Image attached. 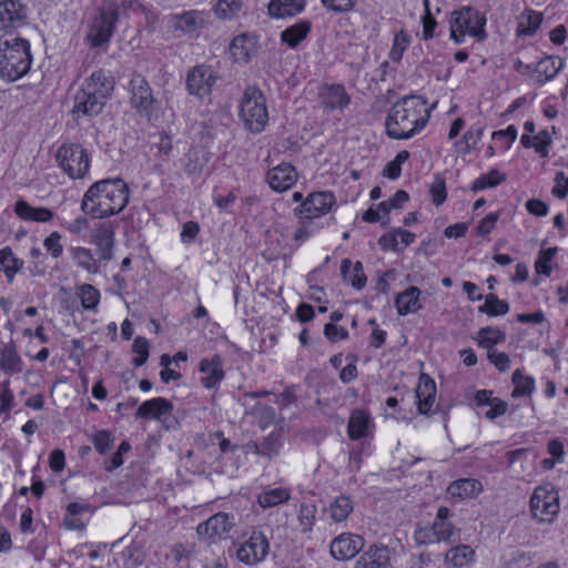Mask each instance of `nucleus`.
<instances>
[{"instance_id":"nucleus-1","label":"nucleus","mask_w":568,"mask_h":568,"mask_svg":"<svg viewBox=\"0 0 568 568\" xmlns=\"http://www.w3.org/2000/svg\"><path fill=\"white\" fill-rule=\"evenodd\" d=\"M129 197V186L122 179L101 180L85 191L81 210L94 219L109 217L122 212Z\"/></svg>"},{"instance_id":"nucleus-2","label":"nucleus","mask_w":568,"mask_h":568,"mask_svg":"<svg viewBox=\"0 0 568 568\" xmlns=\"http://www.w3.org/2000/svg\"><path fill=\"white\" fill-rule=\"evenodd\" d=\"M429 120L426 101L420 97L398 100L386 119V133L396 140H406L422 131Z\"/></svg>"},{"instance_id":"nucleus-3","label":"nucleus","mask_w":568,"mask_h":568,"mask_svg":"<svg viewBox=\"0 0 568 568\" xmlns=\"http://www.w3.org/2000/svg\"><path fill=\"white\" fill-rule=\"evenodd\" d=\"M32 64L30 43L14 38L0 42V77L13 82L24 77Z\"/></svg>"},{"instance_id":"nucleus-4","label":"nucleus","mask_w":568,"mask_h":568,"mask_svg":"<svg viewBox=\"0 0 568 568\" xmlns=\"http://www.w3.org/2000/svg\"><path fill=\"white\" fill-rule=\"evenodd\" d=\"M119 21L116 1H104L97 14L90 20L84 42L92 49L109 44Z\"/></svg>"},{"instance_id":"nucleus-5","label":"nucleus","mask_w":568,"mask_h":568,"mask_svg":"<svg viewBox=\"0 0 568 568\" xmlns=\"http://www.w3.org/2000/svg\"><path fill=\"white\" fill-rule=\"evenodd\" d=\"M240 119L244 126L253 132L260 133L265 129L268 121L266 101L257 88H247L240 100Z\"/></svg>"},{"instance_id":"nucleus-6","label":"nucleus","mask_w":568,"mask_h":568,"mask_svg":"<svg viewBox=\"0 0 568 568\" xmlns=\"http://www.w3.org/2000/svg\"><path fill=\"white\" fill-rule=\"evenodd\" d=\"M486 18L471 8H463L454 11L449 20L450 38L456 43H463L466 37H471L481 41L486 39L485 31Z\"/></svg>"},{"instance_id":"nucleus-7","label":"nucleus","mask_w":568,"mask_h":568,"mask_svg":"<svg viewBox=\"0 0 568 568\" xmlns=\"http://www.w3.org/2000/svg\"><path fill=\"white\" fill-rule=\"evenodd\" d=\"M531 517L538 524H552L559 511V493L551 483L537 486L529 499Z\"/></svg>"},{"instance_id":"nucleus-8","label":"nucleus","mask_w":568,"mask_h":568,"mask_svg":"<svg viewBox=\"0 0 568 568\" xmlns=\"http://www.w3.org/2000/svg\"><path fill=\"white\" fill-rule=\"evenodd\" d=\"M58 166L70 179H83L90 170L88 151L78 143H65L58 148L55 153Z\"/></svg>"},{"instance_id":"nucleus-9","label":"nucleus","mask_w":568,"mask_h":568,"mask_svg":"<svg viewBox=\"0 0 568 568\" xmlns=\"http://www.w3.org/2000/svg\"><path fill=\"white\" fill-rule=\"evenodd\" d=\"M236 527L235 516L229 513H217L206 520L200 523L196 527V534L200 540L207 544H219L231 536V531Z\"/></svg>"},{"instance_id":"nucleus-10","label":"nucleus","mask_w":568,"mask_h":568,"mask_svg":"<svg viewBox=\"0 0 568 568\" xmlns=\"http://www.w3.org/2000/svg\"><path fill=\"white\" fill-rule=\"evenodd\" d=\"M268 540L262 531H253L236 551V558L245 565H256L264 560L268 552Z\"/></svg>"},{"instance_id":"nucleus-11","label":"nucleus","mask_w":568,"mask_h":568,"mask_svg":"<svg viewBox=\"0 0 568 568\" xmlns=\"http://www.w3.org/2000/svg\"><path fill=\"white\" fill-rule=\"evenodd\" d=\"M217 75L214 70L205 64L194 67L186 77V87L190 94L205 98L211 94Z\"/></svg>"},{"instance_id":"nucleus-12","label":"nucleus","mask_w":568,"mask_h":568,"mask_svg":"<svg viewBox=\"0 0 568 568\" xmlns=\"http://www.w3.org/2000/svg\"><path fill=\"white\" fill-rule=\"evenodd\" d=\"M335 204V196L332 192L321 191L311 193L298 209L297 214L306 220L316 219L331 212Z\"/></svg>"},{"instance_id":"nucleus-13","label":"nucleus","mask_w":568,"mask_h":568,"mask_svg":"<svg viewBox=\"0 0 568 568\" xmlns=\"http://www.w3.org/2000/svg\"><path fill=\"white\" fill-rule=\"evenodd\" d=\"M258 38L253 32H241L235 36L229 45V53L235 62L246 63L256 53Z\"/></svg>"},{"instance_id":"nucleus-14","label":"nucleus","mask_w":568,"mask_h":568,"mask_svg":"<svg viewBox=\"0 0 568 568\" xmlns=\"http://www.w3.org/2000/svg\"><path fill=\"white\" fill-rule=\"evenodd\" d=\"M320 104L328 111L343 112L351 103V97L341 84H326L318 91Z\"/></svg>"},{"instance_id":"nucleus-15","label":"nucleus","mask_w":568,"mask_h":568,"mask_svg":"<svg viewBox=\"0 0 568 568\" xmlns=\"http://www.w3.org/2000/svg\"><path fill=\"white\" fill-rule=\"evenodd\" d=\"M364 547V540L358 535L343 532L333 539L331 554L337 560L354 558Z\"/></svg>"},{"instance_id":"nucleus-16","label":"nucleus","mask_w":568,"mask_h":568,"mask_svg":"<svg viewBox=\"0 0 568 568\" xmlns=\"http://www.w3.org/2000/svg\"><path fill=\"white\" fill-rule=\"evenodd\" d=\"M297 171L288 163H281L272 168L266 175L270 187L278 193L291 189L297 182Z\"/></svg>"},{"instance_id":"nucleus-17","label":"nucleus","mask_w":568,"mask_h":568,"mask_svg":"<svg viewBox=\"0 0 568 568\" xmlns=\"http://www.w3.org/2000/svg\"><path fill=\"white\" fill-rule=\"evenodd\" d=\"M199 371L203 375L201 384L207 389L216 388L225 377L223 359L220 355L202 358Z\"/></svg>"},{"instance_id":"nucleus-18","label":"nucleus","mask_w":568,"mask_h":568,"mask_svg":"<svg viewBox=\"0 0 568 568\" xmlns=\"http://www.w3.org/2000/svg\"><path fill=\"white\" fill-rule=\"evenodd\" d=\"M171 27L183 33H192L205 26V14L199 10H187L169 18Z\"/></svg>"},{"instance_id":"nucleus-19","label":"nucleus","mask_w":568,"mask_h":568,"mask_svg":"<svg viewBox=\"0 0 568 568\" xmlns=\"http://www.w3.org/2000/svg\"><path fill=\"white\" fill-rule=\"evenodd\" d=\"M82 90L97 95L98 100L105 103L113 91L112 79L102 70L94 71L82 84Z\"/></svg>"},{"instance_id":"nucleus-20","label":"nucleus","mask_w":568,"mask_h":568,"mask_svg":"<svg viewBox=\"0 0 568 568\" xmlns=\"http://www.w3.org/2000/svg\"><path fill=\"white\" fill-rule=\"evenodd\" d=\"M91 242L97 246L101 260H111L114 229L111 223H101L92 231Z\"/></svg>"},{"instance_id":"nucleus-21","label":"nucleus","mask_w":568,"mask_h":568,"mask_svg":"<svg viewBox=\"0 0 568 568\" xmlns=\"http://www.w3.org/2000/svg\"><path fill=\"white\" fill-rule=\"evenodd\" d=\"M131 104L133 108L148 112L153 104V95L151 89L145 81V79L141 75H134L131 79Z\"/></svg>"},{"instance_id":"nucleus-22","label":"nucleus","mask_w":568,"mask_h":568,"mask_svg":"<svg viewBox=\"0 0 568 568\" xmlns=\"http://www.w3.org/2000/svg\"><path fill=\"white\" fill-rule=\"evenodd\" d=\"M481 491V483L474 478L458 479L450 483L447 487L448 497L456 501L475 498Z\"/></svg>"},{"instance_id":"nucleus-23","label":"nucleus","mask_w":568,"mask_h":568,"mask_svg":"<svg viewBox=\"0 0 568 568\" xmlns=\"http://www.w3.org/2000/svg\"><path fill=\"white\" fill-rule=\"evenodd\" d=\"M436 396L435 382L426 375L419 377L416 388L417 408L419 414H428L434 404Z\"/></svg>"},{"instance_id":"nucleus-24","label":"nucleus","mask_w":568,"mask_h":568,"mask_svg":"<svg viewBox=\"0 0 568 568\" xmlns=\"http://www.w3.org/2000/svg\"><path fill=\"white\" fill-rule=\"evenodd\" d=\"M564 60L559 57H545L534 65V80L545 84L555 79L564 67Z\"/></svg>"},{"instance_id":"nucleus-25","label":"nucleus","mask_w":568,"mask_h":568,"mask_svg":"<svg viewBox=\"0 0 568 568\" xmlns=\"http://www.w3.org/2000/svg\"><path fill=\"white\" fill-rule=\"evenodd\" d=\"M173 409L171 402L163 397L148 399L138 408L135 416L143 419H160Z\"/></svg>"},{"instance_id":"nucleus-26","label":"nucleus","mask_w":568,"mask_h":568,"mask_svg":"<svg viewBox=\"0 0 568 568\" xmlns=\"http://www.w3.org/2000/svg\"><path fill=\"white\" fill-rule=\"evenodd\" d=\"M97 98V95L90 94L80 88L74 95V104L72 108L73 114L78 118L81 115L99 114L102 111L104 103Z\"/></svg>"},{"instance_id":"nucleus-27","label":"nucleus","mask_w":568,"mask_h":568,"mask_svg":"<svg viewBox=\"0 0 568 568\" xmlns=\"http://www.w3.org/2000/svg\"><path fill=\"white\" fill-rule=\"evenodd\" d=\"M420 290L416 286H409L400 292L395 298V306L400 316L415 314L422 308Z\"/></svg>"},{"instance_id":"nucleus-28","label":"nucleus","mask_w":568,"mask_h":568,"mask_svg":"<svg viewBox=\"0 0 568 568\" xmlns=\"http://www.w3.org/2000/svg\"><path fill=\"white\" fill-rule=\"evenodd\" d=\"M476 560V551L469 545L452 547L445 555L444 561L452 568H467Z\"/></svg>"},{"instance_id":"nucleus-29","label":"nucleus","mask_w":568,"mask_h":568,"mask_svg":"<svg viewBox=\"0 0 568 568\" xmlns=\"http://www.w3.org/2000/svg\"><path fill=\"white\" fill-rule=\"evenodd\" d=\"M23 7L14 0L0 2V30L17 27L24 19Z\"/></svg>"},{"instance_id":"nucleus-30","label":"nucleus","mask_w":568,"mask_h":568,"mask_svg":"<svg viewBox=\"0 0 568 568\" xmlns=\"http://www.w3.org/2000/svg\"><path fill=\"white\" fill-rule=\"evenodd\" d=\"M414 241V233L403 229H396L389 233L382 235L379 237L378 243L383 250L399 252L403 251L408 245H410Z\"/></svg>"},{"instance_id":"nucleus-31","label":"nucleus","mask_w":568,"mask_h":568,"mask_svg":"<svg viewBox=\"0 0 568 568\" xmlns=\"http://www.w3.org/2000/svg\"><path fill=\"white\" fill-rule=\"evenodd\" d=\"M16 214L23 221L47 223L53 220L54 213L47 207L31 206L26 201H18L14 205Z\"/></svg>"},{"instance_id":"nucleus-32","label":"nucleus","mask_w":568,"mask_h":568,"mask_svg":"<svg viewBox=\"0 0 568 568\" xmlns=\"http://www.w3.org/2000/svg\"><path fill=\"white\" fill-rule=\"evenodd\" d=\"M305 8V0H271L267 7L272 18L281 19L301 13Z\"/></svg>"},{"instance_id":"nucleus-33","label":"nucleus","mask_w":568,"mask_h":568,"mask_svg":"<svg viewBox=\"0 0 568 568\" xmlns=\"http://www.w3.org/2000/svg\"><path fill=\"white\" fill-rule=\"evenodd\" d=\"M371 427L369 415L363 409L352 412L347 425L348 437L353 440L367 436Z\"/></svg>"},{"instance_id":"nucleus-34","label":"nucleus","mask_w":568,"mask_h":568,"mask_svg":"<svg viewBox=\"0 0 568 568\" xmlns=\"http://www.w3.org/2000/svg\"><path fill=\"white\" fill-rule=\"evenodd\" d=\"M70 254L74 264L89 274H97L100 268L99 261L91 250L82 246L71 247Z\"/></svg>"},{"instance_id":"nucleus-35","label":"nucleus","mask_w":568,"mask_h":568,"mask_svg":"<svg viewBox=\"0 0 568 568\" xmlns=\"http://www.w3.org/2000/svg\"><path fill=\"white\" fill-rule=\"evenodd\" d=\"M291 491L285 487H268L257 495V504L262 508H271L288 501Z\"/></svg>"},{"instance_id":"nucleus-36","label":"nucleus","mask_w":568,"mask_h":568,"mask_svg":"<svg viewBox=\"0 0 568 568\" xmlns=\"http://www.w3.org/2000/svg\"><path fill=\"white\" fill-rule=\"evenodd\" d=\"M343 278L356 290H362L366 284V276L361 262L352 263L349 260H343L341 265Z\"/></svg>"},{"instance_id":"nucleus-37","label":"nucleus","mask_w":568,"mask_h":568,"mask_svg":"<svg viewBox=\"0 0 568 568\" xmlns=\"http://www.w3.org/2000/svg\"><path fill=\"white\" fill-rule=\"evenodd\" d=\"M310 31L311 23L307 21H300L287 27L281 32V41L290 48H295L307 37Z\"/></svg>"},{"instance_id":"nucleus-38","label":"nucleus","mask_w":568,"mask_h":568,"mask_svg":"<svg viewBox=\"0 0 568 568\" xmlns=\"http://www.w3.org/2000/svg\"><path fill=\"white\" fill-rule=\"evenodd\" d=\"M449 517L450 510L447 507H439L432 525L442 542L447 541L455 534V526Z\"/></svg>"},{"instance_id":"nucleus-39","label":"nucleus","mask_w":568,"mask_h":568,"mask_svg":"<svg viewBox=\"0 0 568 568\" xmlns=\"http://www.w3.org/2000/svg\"><path fill=\"white\" fill-rule=\"evenodd\" d=\"M544 16L541 12L535 10H526L519 18L517 34L532 36L541 26Z\"/></svg>"},{"instance_id":"nucleus-40","label":"nucleus","mask_w":568,"mask_h":568,"mask_svg":"<svg viewBox=\"0 0 568 568\" xmlns=\"http://www.w3.org/2000/svg\"><path fill=\"white\" fill-rule=\"evenodd\" d=\"M354 505L348 496L336 497L328 507V514L333 521L342 523L352 514Z\"/></svg>"},{"instance_id":"nucleus-41","label":"nucleus","mask_w":568,"mask_h":568,"mask_svg":"<svg viewBox=\"0 0 568 568\" xmlns=\"http://www.w3.org/2000/svg\"><path fill=\"white\" fill-rule=\"evenodd\" d=\"M243 0H216L213 12L220 20H233L242 11Z\"/></svg>"},{"instance_id":"nucleus-42","label":"nucleus","mask_w":568,"mask_h":568,"mask_svg":"<svg viewBox=\"0 0 568 568\" xmlns=\"http://www.w3.org/2000/svg\"><path fill=\"white\" fill-rule=\"evenodd\" d=\"M506 341V334L497 327H484L478 331L477 342L479 346L489 351L495 349V346Z\"/></svg>"},{"instance_id":"nucleus-43","label":"nucleus","mask_w":568,"mask_h":568,"mask_svg":"<svg viewBox=\"0 0 568 568\" xmlns=\"http://www.w3.org/2000/svg\"><path fill=\"white\" fill-rule=\"evenodd\" d=\"M506 180V175L497 169L490 170L488 173L481 174L479 178L473 181L470 190L473 192H480L486 189H493L498 186Z\"/></svg>"},{"instance_id":"nucleus-44","label":"nucleus","mask_w":568,"mask_h":568,"mask_svg":"<svg viewBox=\"0 0 568 568\" xmlns=\"http://www.w3.org/2000/svg\"><path fill=\"white\" fill-rule=\"evenodd\" d=\"M356 568H390L386 550H369L361 557L356 564Z\"/></svg>"},{"instance_id":"nucleus-45","label":"nucleus","mask_w":568,"mask_h":568,"mask_svg":"<svg viewBox=\"0 0 568 568\" xmlns=\"http://www.w3.org/2000/svg\"><path fill=\"white\" fill-rule=\"evenodd\" d=\"M22 261L17 258L10 247L0 250V270L4 272L11 282L16 274L22 268Z\"/></svg>"},{"instance_id":"nucleus-46","label":"nucleus","mask_w":568,"mask_h":568,"mask_svg":"<svg viewBox=\"0 0 568 568\" xmlns=\"http://www.w3.org/2000/svg\"><path fill=\"white\" fill-rule=\"evenodd\" d=\"M514 389L511 396L515 398L529 396L535 390V378L532 376L523 375L519 369L513 374Z\"/></svg>"},{"instance_id":"nucleus-47","label":"nucleus","mask_w":568,"mask_h":568,"mask_svg":"<svg viewBox=\"0 0 568 568\" xmlns=\"http://www.w3.org/2000/svg\"><path fill=\"white\" fill-rule=\"evenodd\" d=\"M283 440L280 432H272L258 446L255 445V453L268 458L275 457L280 454Z\"/></svg>"},{"instance_id":"nucleus-48","label":"nucleus","mask_w":568,"mask_h":568,"mask_svg":"<svg viewBox=\"0 0 568 568\" xmlns=\"http://www.w3.org/2000/svg\"><path fill=\"white\" fill-rule=\"evenodd\" d=\"M478 311L488 316H500L509 312V304L504 300H499L495 294H488L485 296V302L478 307Z\"/></svg>"},{"instance_id":"nucleus-49","label":"nucleus","mask_w":568,"mask_h":568,"mask_svg":"<svg viewBox=\"0 0 568 568\" xmlns=\"http://www.w3.org/2000/svg\"><path fill=\"white\" fill-rule=\"evenodd\" d=\"M481 136L483 129L480 126H471L465 132L463 139L456 143V146L458 148L459 152L468 153L478 145Z\"/></svg>"},{"instance_id":"nucleus-50","label":"nucleus","mask_w":568,"mask_h":568,"mask_svg":"<svg viewBox=\"0 0 568 568\" xmlns=\"http://www.w3.org/2000/svg\"><path fill=\"white\" fill-rule=\"evenodd\" d=\"M557 253L556 247H548L546 250H541L538 254V257L535 262V270L537 275L550 276L552 272V260Z\"/></svg>"},{"instance_id":"nucleus-51","label":"nucleus","mask_w":568,"mask_h":568,"mask_svg":"<svg viewBox=\"0 0 568 568\" xmlns=\"http://www.w3.org/2000/svg\"><path fill=\"white\" fill-rule=\"evenodd\" d=\"M78 295L84 310H94L99 305L100 293L90 284L81 285Z\"/></svg>"},{"instance_id":"nucleus-52","label":"nucleus","mask_w":568,"mask_h":568,"mask_svg":"<svg viewBox=\"0 0 568 568\" xmlns=\"http://www.w3.org/2000/svg\"><path fill=\"white\" fill-rule=\"evenodd\" d=\"M207 162L206 153L200 149H192L189 152V161L185 170L191 175H199Z\"/></svg>"},{"instance_id":"nucleus-53","label":"nucleus","mask_w":568,"mask_h":568,"mask_svg":"<svg viewBox=\"0 0 568 568\" xmlns=\"http://www.w3.org/2000/svg\"><path fill=\"white\" fill-rule=\"evenodd\" d=\"M0 367L7 374H18L22 371V361L16 352L7 349L1 354Z\"/></svg>"},{"instance_id":"nucleus-54","label":"nucleus","mask_w":568,"mask_h":568,"mask_svg":"<svg viewBox=\"0 0 568 568\" xmlns=\"http://www.w3.org/2000/svg\"><path fill=\"white\" fill-rule=\"evenodd\" d=\"M409 36L405 31L400 30L399 32H397L394 37L393 45L389 51V59L393 62H398L402 59L403 53L409 45Z\"/></svg>"},{"instance_id":"nucleus-55","label":"nucleus","mask_w":568,"mask_h":568,"mask_svg":"<svg viewBox=\"0 0 568 568\" xmlns=\"http://www.w3.org/2000/svg\"><path fill=\"white\" fill-rule=\"evenodd\" d=\"M149 342L144 337H136L133 342L132 349L135 356L132 359L134 366L139 367L146 363L149 358Z\"/></svg>"},{"instance_id":"nucleus-56","label":"nucleus","mask_w":568,"mask_h":568,"mask_svg":"<svg viewBox=\"0 0 568 568\" xmlns=\"http://www.w3.org/2000/svg\"><path fill=\"white\" fill-rule=\"evenodd\" d=\"M413 537L414 540L420 546L442 542L433 526L417 527Z\"/></svg>"},{"instance_id":"nucleus-57","label":"nucleus","mask_w":568,"mask_h":568,"mask_svg":"<svg viewBox=\"0 0 568 568\" xmlns=\"http://www.w3.org/2000/svg\"><path fill=\"white\" fill-rule=\"evenodd\" d=\"M408 200V194L403 191V190H398L394 195L393 197H390L389 200L387 201H383L381 202L378 205H377V209L383 213V214H388L392 210H397V209H400L403 206V204Z\"/></svg>"},{"instance_id":"nucleus-58","label":"nucleus","mask_w":568,"mask_h":568,"mask_svg":"<svg viewBox=\"0 0 568 568\" xmlns=\"http://www.w3.org/2000/svg\"><path fill=\"white\" fill-rule=\"evenodd\" d=\"M43 246L53 258L60 257L63 253V245L61 244V234L57 231L52 232L49 236L44 239Z\"/></svg>"},{"instance_id":"nucleus-59","label":"nucleus","mask_w":568,"mask_h":568,"mask_svg":"<svg viewBox=\"0 0 568 568\" xmlns=\"http://www.w3.org/2000/svg\"><path fill=\"white\" fill-rule=\"evenodd\" d=\"M532 148L541 156L546 158L549 153V146L551 144V135L547 130H542L532 136Z\"/></svg>"},{"instance_id":"nucleus-60","label":"nucleus","mask_w":568,"mask_h":568,"mask_svg":"<svg viewBox=\"0 0 568 568\" xmlns=\"http://www.w3.org/2000/svg\"><path fill=\"white\" fill-rule=\"evenodd\" d=\"M518 135L517 128L515 125H508L505 130L494 131L491 138L494 140L503 141V146L505 150L510 149L513 143L516 141Z\"/></svg>"},{"instance_id":"nucleus-61","label":"nucleus","mask_w":568,"mask_h":568,"mask_svg":"<svg viewBox=\"0 0 568 568\" xmlns=\"http://www.w3.org/2000/svg\"><path fill=\"white\" fill-rule=\"evenodd\" d=\"M14 404V396L10 389V381L0 383V412L7 413L12 409Z\"/></svg>"},{"instance_id":"nucleus-62","label":"nucleus","mask_w":568,"mask_h":568,"mask_svg":"<svg viewBox=\"0 0 568 568\" xmlns=\"http://www.w3.org/2000/svg\"><path fill=\"white\" fill-rule=\"evenodd\" d=\"M113 442L114 438L108 430H100L93 436L94 448L102 455L110 450Z\"/></svg>"},{"instance_id":"nucleus-63","label":"nucleus","mask_w":568,"mask_h":568,"mask_svg":"<svg viewBox=\"0 0 568 568\" xmlns=\"http://www.w3.org/2000/svg\"><path fill=\"white\" fill-rule=\"evenodd\" d=\"M316 508L314 505H302L298 513V521L304 531L312 528L315 520Z\"/></svg>"},{"instance_id":"nucleus-64","label":"nucleus","mask_w":568,"mask_h":568,"mask_svg":"<svg viewBox=\"0 0 568 568\" xmlns=\"http://www.w3.org/2000/svg\"><path fill=\"white\" fill-rule=\"evenodd\" d=\"M487 357L499 372H507L510 367V358L504 352L493 349L487 353Z\"/></svg>"}]
</instances>
